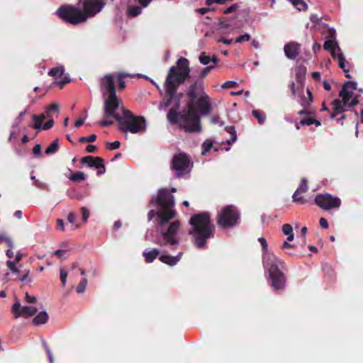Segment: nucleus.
<instances>
[{"instance_id":"1","label":"nucleus","mask_w":363,"mask_h":363,"mask_svg":"<svg viewBox=\"0 0 363 363\" xmlns=\"http://www.w3.org/2000/svg\"><path fill=\"white\" fill-rule=\"evenodd\" d=\"M187 96L190 99L187 111L182 113L171 109L167 114V118L171 123H179L186 131L200 132V115L194 109V106L199 109L201 114H208L211 110L209 97L202 87L196 84L190 86Z\"/></svg>"},{"instance_id":"2","label":"nucleus","mask_w":363,"mask_h":363,"mask_svg":"<svg viewBox=\"0 0 363 363\" xmlns=\"http://www.w3.org/2000/svg\"><path fill=\"white\" fill-rule=\"evenodd\" d=\"M157 202L161 207V210L157 213L159 223L157 230L160 232V236L155 242L160 246L167 245H178L179 244L178 233L181 223L179 220H174L169 224L167 229L162 228V226L176 215L173 209L174 206V196L169 194L167 189H162L158 191Z\"/></svg>"},{"instance_id":"3","label":"nucleus","mask_w":363,"mask_h":363,"mask_svg":"<svg viewBox=\"0 0 363 363\" xmlns=\"http://www.w3.org/2000/svg\"><path fill=\"white\" fill-rule=\"evenodd\" d=\"M189 62L184 57H180L177 65L170 67L164 82V88L169 95V99L164 104V108L171 104H173L176 109L179 108L182 94H177V89L189 77Z\"/></svg>"},{"instance_id":"4","label":"nucleus","mask_w":363,"mask_h":363,"mask_svg":"<svg viewBox=\"0 0 363 363\" xmlns=\"http://www.w3.org/2000/svg\"><path fill=\"white\" fill-rule=\"evenodd\" d=\"M79 4L84 12L72 6H63L58 9L57 15L69 23L78 24L99 13L106 5L104 0H80Z\"/></svg>"},{"instance_id":"5","label":"nucleus","mask_w":363,"mask_h":363,"mask_svg":"<svg viewBox=\"0 0 363 363\" xmlns=\"http://www.w3.org/2000/svg\"><path fill=\"white\" fill-rule=\"evenodd\" d=\"M258 241L262 247L263 265L265 271L269 273L272 286L275 290L283 289L285 284V277L281 270L283 267L282 262L273 253L268 251L267 242L264 238H259Z\"/></svg>"},{"instance_id":"6","label":"nucleus","mask_w":363,"mask_h":363,"mask_svg":"<svg viewBox=\"0 0 363 363\" xmlns=\"http://www.w3.org/2000/svg\"><path fill=\"white\" fill-rule=\"evenodd\" d=\"M189 224L193 227L189 231L192 235L196 247H204L207 239L213 235L214 226L210 223V216L206 213H199L192 216Z\"/></svg>"},{"instance_id":"7","label":"nucleus","mask_w":363,"mask_h":363,"mask_svg":"<svg viewBox=\"0 0 363 363\" xmlns=\"http://www.w3.org/2000/svg\"><path fill=\"white\" fill-rule=\"evenodd\" d=\"M358 96L357 94V83L354 82H347L340 92V97L342 100L335 99L333 101L334 113L331 118H334L336 114L346 111L345 107L355 106L358 104Z\"/></svg>"},{"instance_id":"8","label":"nucleus","mask_w":363,"mask_h":363,"mask_svg":"<svg viewBox=\"0 0 363 363\" xmlns=\"http://www.w3.org/2000/svg\"><path fill=\"white\" fill-rule=\"evenodd\" d=\"M117 121L120 130L124 133L137 134L145 133L147 129V123L144 117L134 116L126 109L123 110L122 116H117Z\"/></svg>"},{"instance_id":"9","label":"nucleus","mask_w":363,"mask_h":363,"mask_svg":"<svg viewBox=\"0 0 363 363\" xmlns=\"http://www.w3.org/2000/svg\"><path fill=\"white\" fill-rule=\"evenodd\" d=\"M335 33L334 28L328 30V37L330 39L324 43L323 48L325 50H328L334 58L337 60L339 66L346 73V77L351 78L350 74L347 73L348 70L345 69V59L336 40Z\"/></svg>"},{"instance_id":"10","label":"nucleus","mask_w":363,"mask_h":363,"mask_svg":"<svg viewBox=\"0 0 363 363\" xmlns=\"http://www.w3.org/2000/svg\"><path fill=\"white\" fill-rule=\"evenodd\" d=\"M240 220V213L232 205L221 208L217 216V223L222 228H231L236 225Z\"/></svg>"},{"instance_id":"11","label":"nucleus","mask_w":363,"mask_h":363,"mask_svg":"<svg viewBox=\"0 0 363 363\" xmlns=\"http://www.w3.org/2000/svg\"><path fill=\"white\" fill-rule=\"evenodd\" d=\"M191 166V162L186 154H177L172 159V169L179 177L189 173Z\"/></svg>"},{"instance_id":"12","label":"nucleus","mask_w":363,"mask_h":363,"mask_svg":"<svg viewBox=\"0 0 363 363\" xmlns=\"http://www.w3.org/2000/svg\"><path fill=\"white\" fill-rule=\"evenodd\" d=\"M315 203L323 210L337 208L341 204L340 199L329 194H318L315 198Z\"/></svg>"},{"instance_id":"13","label":"nucleus","mask_w":363,"mask_h":363,"mask_svg":"<svg viewBox=\"0 0 363 363\" xmlns=\"http://www.w3.org/2000/svg\"><path fill=\"white\" fill-rule=\"evenodd\" d=\"M119 108V101L116 94H109L108 97L104 101V111L106 117H113L117 121L118 114L115 113V111Z\"/></svg>"},{"instance_id":"14","label":"nucleus","mask_w":363,"mask_h":363,"mask_svg":"<svg viewBox=\"0 0 363 363\" xmlns=\"http://www.w3.org/2000/svg\"><path fill=\"white\" fill-rule=\"evenodd\" d=\"M38 308L33 306H22L19 302H16L11 308V311L16 318L19 317L28 318L34 315Z\"/></svg>"},{"instance_id":"15","label":"nucleus","mask_w":363,"mask_h":363,"mask_svg":"<svg viewBox=\"0 0 363 363\" xmlns=\"http://www.w3.org/2000/svg\"><path fill=\"white\" fill-rule=\"evenodd\" d=\"M48 74L54 77V83L59 85L60 88H62L70 81L68 76L65 74L64 67L61 65L50 69Z\"/></svg>"},{"instance_id":"16","label":"nucleus","mask_w":363,"mask_h":363,"mask_svg":"<svg viewBox=\"0 0 363 363\" xmlns=\"http://www.w3.org/2000/svg\"><path fill=\"white\" fill-rule=\"evenodd\" d=\"M82 163L87 164L89 167H96V169H102L99 170L98 174H104L105 172L104 160L101 157L86 156L82 159Z\"/></svg>"},{"instance_id":"17","label":"nucleus","mask_w":363,"mask_h":363,"mask_svg":"<svg viewBox=\"0 0 363 363\" xmlns=\"http://www.w3.org/2000/svg\"><path fill=\"white\" fill-rule=\"evenodd\" d=\"M116 79V75L114 74H106L101 81V87L103 91H106L109 94H116V89L114 86V82Z\"/></svg>"},{"instance_id":"18","label":"nucleus","mask_w":363,"mask_h":363,"mask_svg":"<svg viewBox=\"0 0 363 363\" xmlns=\"http://www.w3.org/2000/svg\"><path fill=\"white\" fill-rule=\"evenodd\" d=\"M300 45L297 43L291 42L284 45V50L286 56L289 59H295L299 52Z\"/></svg>"},{"instance_id":"19","label":"nucleus","mask_w":363,"mask_h":363,"mask_svg":"<svg viewBox=\"0 0 363 363\" xmlns=\"http://www.w3.org/2000/svg\"><path fill=\"white\" fill-rule=\"evenodd\" d=\"M22 257V253L20 251H17L15 255V260H7L6 266L12 273L18 274L20 272L18 267H16V263L19 262Z\"/></svg>"},{"instance_id":"20","label":"nucleus","mask_w":363,"mask_h":363,"mask_svg":"<svg viewBox=\"0 0 363 363\" xmlns=\"http://www.w3.org/2000/svg\"><path fill=\"white\" fill-rule=\"evenodd\" d=\"M160 250L156 248L146 250L143 252V255L147 263L152 262L160 255Z\"/></svg>"},{"instance_id":"21","label":"nucleus","mask_w":363,"mask_h":363,"mask_svg":"<svg viewBox=\"0 0 363 363\" xmlns=\"http://www.w3.org/2000/svg\"><path fill=\"white\" fill-rule=\"evenodd\" d=\"M182 253H179L177 256L162 255L160 257V260L169 266H174L181 259Z\"/></svg>"},{"instance_id":"22","label":"nucleus","mask_w":363,"mask_h":363,"mask_svg":"<svg viewBox=\"0 0 363 363\" xmlns=\"http://www.w3.org/2000/svg\"><path fill=\"white\" fill-rule=\"evenodd\" d=\"M48 320V314L46 311H40L33 320V324L36 325H43L47 323Z\"/></svg>"},{"instance_id":"23","label":"nucleus","mask_w":363,"mask_h":363,"mask_svg":"<svg viewBox=\"0 0 363 363\" xmlns=\"http://www.w3.org/2000/svg\"><path fill=\"white\" fill-rule=\"evenodd\" d=\"M282 231L284 235H287V240L292 241L294 238L293 228L290 224H284L282 226Z\"/></svg>"},{"instance_id":"24","label":"nucleus","mask_w":363,"mask_h":363,"mask_svg":"<svg viewBox=\"0 0 363 363\" xmlns=\"http://www.w3.org/2000/svg\"><path fill=\"white\" fill-rule=\"evenodd\" d=\"M59 149L58 140H54L45 150L47 155H52L55 153Z\"/></svg>"},{"instance_id":"25","label":"nucleus","mask_w":363,"mask_h":363,"mask_svg":"<svg viewBox=\"0 0 363 363\" xmlns=\"http://www.w3.org/2000/svg\"><path fill=\"white\" fill-rule=\"evenodd\" d=\"M85 174L82 172L72 173L69 177V179L73 182H81L85 180Z\"/></svg>"},{"instance_id":"26","label":"nucleus","mask_w":363,"mask_h":363,"mask_svg":"<svg viewBox=\"0 0 363 363\" xmlns=\"http://www.w3.org/2000/svg\"><path fill=\"white\" fill-rule=\"evenodd\" d=\"M308 189V187L307 180H306V179L303 178L301 179L300 185L298 186V187L297 188L296 191L294 193L301 194L306 192Z\"/></svg>"},{"instance_id":"27","label":"nucleus","mask_w":363,"mask_h":363,"mask_svg":"<svg viewBox=\"0 0 363 363\" xmlns=\"http://www.w3.org/2000/svg\"><path fill=\"white\" fill-rule=\"evenodd\" d=\"M141 8L137 6H130L128 9V15L132 17H135L138 16L141 13Z\"/></svg>"},{"instance_id":"28","label":"nucleus","mask_w":363,"mask_h":363,"mask_svg":"<svg viewBox=\"0 0 363 363\" xmlns=\"http://www.w3.org/2000/svg\"><path fill=\"white\" fill-rule=\"evenodd\" d=\"M52 112H55L57 115L59 114V105L57 104H51L46 110L48 117H51Z\"/></svg>"},{"instance_id":"29","label":"nucleus","mask_w":363,"mask_h":363,"mask_svg":"<svg viewBox=\"0 0 363 363\" xmlns=\"http://www.w3.org/2000/svg\"><path fill=\"white\" fill-rule=\"evenodd\" d=\"M293 5L298 10V11H305L307 9L308 6L306 2L303 0H296Z\"/></svg>"},{"instance_id":"30","label":"nucleus","mask_w":363,"mask_h":363,"mask_svg":"<svg viewBox=\"0 0 363 363\" xmlns=\"http://www.w3.org/2000/svg\"><path fill=\"white\" fill-rule=\"evenodd\" d=\"M128 76H130V74L128 73H118L116 74V79H118L119 86L121 89H124L125 86V82L123 80V79Z\"/></svg>"},{"instance_id":"31","label":"nucleus","mask_w":363,"mask_h":363,"mask_svg":"<svg viewBox=\"0 0 363 363\" xmlns=\"http://www.w3.org/2000/svg\"><path fill=\"white\" fill-rule=\"evenodd\" d=\"M308 99H303L300 103L303 106H307L312 102V94L309 89H307Z\"/></svg>"},{"instance_id":"32","label":"nucleus","mask_w":363,"mask_h":363,"mask_svg":"<svg viewBox=\"0 0 363 363\" xmlns=\"http://www.w3.org/2000/svg\"><path fill=\"white\" fill-rule=\"evenodd\" d=\"M226 130L231 135L232 138L230 140H228V143H234L236 139V131L235 130V128L233 126H229L226 128Z\"/></svg>"},{"instance_id":"33","label":"nucleus","mask_w":363,"mask_h":363,"mask_svg":"<svg viewBox=\"0 0 363 363\" xmlns=\"http://www.w3.org/2000/svg\"><path fill=\"white\" fill-rule=\"evenodd\" d=\"M87 285V281L86 279H82L77 287V291L79 294H82L85 291Z\"/></svg>"},{"instance_id":"34","label":"nucleus","mask_w":363,"mask_h":363,"mask_svg":"<svg viewBox=\"0 0 363 363\" xmlns=\"http://www.w3.org/2000/svg\"><path fill=\"white\" fill-rule=\"evenodd\" d=\"M0 241L5 242L9 246V247H13V243L11 239L4 234L0 235Z\"/></svg>"},{"instance_id":"35","label":"nucleus","mask_w":363,"mask_h":363,"mask_svg":"<svg viewBox=\"0 0 363 363\" xmlns=\"http://www.w3.org/2000/svg\"><path fill=\"white\" fill-rule=\"evenodd\" d=\"M212 147V142L210 140H206L202 145V154L205 155Z\"/></svg>"},{"instance_id":"36","label":"nucleus","mask_w":363,"mask_h":363,"mask_svg":"<svg viewBox=\"0 0 363 363\" xmlns=\"http://www.w3.org/2000/svg\"><path fill=\"white\" fill-rule=\"evenodd\" d=\"M253 116L258 120V122L262 124L265 120V116L262 114L259 111L254 110L252 111Z\"/></svg>"},{"instance_id":"37","label":"nucleus","mask_w":363,"mask_h":363,"mask_svg":"<svg viewBox=\"0 0 363 363\" xmlns=\"http://www.w3.org/2000/svg\"><path fill=\"white\" fill-rule=\"evenodd\" d=\"M199 60L200 62L204 65H208L211 61L210 57L206 55L205 52H203L200 55Z\"/></svg>"},{"instance_id":"38","label":"nucleus","mask_w":363,"mask_h":363,"mask_svg":"<svg viewBox=\"0 0 363 363\" xmlns=\"http://www.w3.org/2000/svg\"><path fill=\"white\" fill-rule=\"evenodd\" d=\"M30 274V270L29 269H25L23 271V275L18 277V279L21 281H28L31 282V279L28 278V276Z\"/></svg>"},{"instance_id":"39","label":"nucleus","mask_w":363,"mask_h":363,"mask_svg":"<svg viewBox=\"0 0 363 363\" xmlns=\"http://www.w3.org/2000/svg\"><path fill=\"white\" fill-rule=\"evenodd\" d=\"M250 40V35L248 33H245L239 36L236 40L235 43H242L243 42H247Z\"/></svg>"},{"instance_id":"40","label":"nucleus","mask_w":363,"mask_h":363,"mask_svg":"<svg viewBox=\"0 0 363 363\" xmlns=\"http://www.w3.org/2000/svg\"><path fill=\"white\" fill-rule=\"evenodd\" d=\"M121 143L119 141H115L112 143H108L106 147L109 150H116L120 147Z\"/></svg>"},{"instance_id":"41","label":"nucleus","mask_w":363,"mask_h":363,"mask_svg":"<svg viewBox=\"0 0 363 363\" xmlns=\"http://www.w3.org/2000/svg\"><path fill=\"white\" fill-rule=\"evenodd\" d=\"M81 211H82V220L84 223H86L87 222V219H88V218L89 216V211L86 207H82L81 208Z\"/></svg>"},{"instance_id":"42","label":"nucleus","mask_w":363,"mask_h":363,"mask_svg":"<svg viewBox=\"0 0 363 363\" xmlns=\"http://www.w3.org/2000/svg\"><path fill=\"white\" fill-rule=\"evenodd\" d=\"M293 200L294 202L300 203H303L306 201V200L303 196H301L300 194L297 193H294L293 194Z\"/></svg>"},{"instance_id":"43","label":"nucleus","mask_w":363,"mask_h":363,"mask_svg":"<svg viewBox=\"0 0 363 363\" xmlns=\"http://www.w3.org/2000/svg\"><path fill=\"white\" fill-rule=\"evenodd\" d=\"M25 113H26L25 111L20 113L19 116L15 119V121L13 123V127H18L21 123L22 120H23V116L25 115Z\"/></svg>"},{"instance_id":"44","label":"nucleus","mask_w":363,"mask_h":363,"mask_svg":"<svg viewBox=\"0 0 363 363\" xmlns=\"http://www.w3.org/2000/svg\"><path fill=\"white\" fill-rule=\"evenodd\" d=\"M96 135H91L89 137H82L79 138L80 142H94L96 140Z\"/></svg>"},{"instance_id":"45","label":"nucleus","mask_w":363,"mask_h":363,"mask_svg":"<svg viewBox=\"0 0 363 363\" xmlns=\"http://www.w3.org/2000/svg\"><path fill=\"white\" fill-rule=\"evenodd\" d=\"M60 279L62 281V284L63 286L66 284L67 277V272L63 270H60Z\"/></svg>"},{"instance_id":"46","label":"nucleus","mask_w":363,"mask_h":363,"mask_svg":"<svg viewBox=\"0 0 363 363\" xmlns=\"http://www.w3.org/2000/svg\"><path fill=\"white\" fill-rule=\"evenodd\" d=\"M44 347L46 350V352H47V354L49 357V361H50V363H53L54 362V357L50 350V348L47 346V345L45 343H44Z\"/></svg>"},{"instance_id":"47","label":"nucleus","mask_w":363,"mask_h":363,"mask_svg":"<svg viewBox=\"0 0 363 363\" xmlns=\"http://www.w3.org/2000/svg\"><path fill=\"white\" fill-rule=\"evenodd\" d=\"M235 85H237V82H235V81H228V82H225L222 85V87L223 88H233Z\"/></svg>"},{"instance_id":"48","label":"nucleus","mask_w":363,"mask_h":363,"mask_svg":"<svg viewBox=\"0 0 363 363\" xmlns=\"http://www.w3.org/2000/svg\"><path fill=\"white\" fill-rule=\"evenodd\" d=\"M313 122H314V118H308L301 120V124L311 125L313 124Z\"/></svg>"},{"instance_id":"49","label":"nucleus","mask_w":363,"mask_h":363,"mask_svg":"<svg viewBox=\"0 0 363 363\" xmlns=\"http://www.w3.org/2000/svg\"><path fill=\"white\" fill-rule=\"evenodd\" d=\"M237 9H238V6L236 4H233V5L230 6V7L225 9L223 11V13H225V14H228V13H230L233 12Z\"/></svg>"},{"instance_id":"50","label":"nucleus","mask_w":363,"mask_h":363,"mask_svg":"<svg viewBox=\"0 0 363 363\" xmlns=\"http://www.w3.org/2000/svg\"><path fill=\"white\" fill-rule=\"evenodd\" d=\"M54 125V121L52 119H50L48 122H46L43 126V129L44 130H48L51 128Z\"/></svg>"},{"instance_id":"51","label":"nucleus","mask_w":363,"mask_h":363,"mask_svg":"<svg viewBox=\"0 0 363 363\" xmlns=\"http://www.w3.org/2000/svg\"><path fill=\"white\" fill-rule=\"evenodd\" d=\"M6 255L7 257L9 258V259H13V260H15V255H16V252L14 253L13 251H12V248L9 247L7 251H6Z\"/></svg>"},{"instance_id":"52","label":"nucleus","mask_w":363,"mask_h":363,"mask_svg":"<svg viewBox=\"0 0 363 363\" xmlns=\"http://www.w3.org/2000/svg\"><path fill=\"white\" fill-rule=\"evenodd\" d=\"M213 66H208L206 68H203V70H202V73H201V77H205L208 73L212 69H213Z\"/></svg>"},{"instance_id":"53","label":"nucleus","mask_w":363,"mask_h":363,"mask_svg":"<svg viewBox=\"0 0 363 363\" xmlns=\"http://www.w3.org/2000/svg\"><path fill=\"white\" fill-rule=\"evenodd\" d=\"M33 152L35 155H40L41 153V146L39 144H37L34 146Z\"/></svg>"},{"instance_id":"54","label":"nucleus","mask_w":363,"mask_h":363,"mask_svg":"<svg viewBox=\"0 0 363 363\" xmlns=\"http://www.w3.org/2000/svg\"><path fill=\"white\" fill-rule=\"evenodd\" d=\"M67 252L62 250H56L54 254L58 257H62L66 255Z\"/></svg>"},{"instance_id":"55","label":"nucleus","mask_w":363,"mask_h":363,"mask_svg":"<svg viewBox=\"0 0 363 363\" xmlns=\"http://www.w3.org/2000/svg\"><path fill=\"white\" fill-rule=\"evenodd\" d=\"M67 220L70 223H74L76 220V216L73 213H69L67 216Z\"/></svg>"},{"instance_id":"56","label":"nucleus","mask_w":363,"mask_h":363,"mask_svg":"<svg viewBox=\"0 0 363 363\" xmlns=\"http://www.w3.org/2000/svg\"><path fill=\"white\" fill-rule=\"evenodd\" d=\"M25 300H26V301H27L28 303H33L35 301L36 298L35 296H31L28 295V294H26L25 296Z\"/></svg>"},{"instance_id":"57","label":"nucleus","mask_w":363,"mask_h":363,"mask_svg":"<svg viewBox=\"0 0 363 363\" xmlns=\"http://www.w3.org/2000/svg\"><path fill=\"white\" fill-rule=\"evenodd\" d=\"M319 224L322 228H327L328 227V223L326 219L320 218L319 220Z\"/></svg>"},{"instance_id":"58","label":"nucleus","mask_w":363,"mask_h":363,"mask_svg":"<svg viewBox=\"0 0 363 363\" xmlns=\"http://www.w3.org/2000/svg\"><path fill=\"white\" fill-rule=\"evenodd\" d=\"M48 118V117L47 116L46 111H45L44 113H43L42 115L39 116H33V119H34V120H39V121H43V120H44L45 118Z\"/></svg>"},{"instance_id":"59","label":"nucleus","mask_w":363,"mask_h":363,"mask_svg":"<svg viewBox=\"0 0 363 363\" xmlns=\"http://www.w3.org/2000/svg\"><path fill=\"white\" fill-rule=\"evenodd\" d=\"M34 121H35L34 128H35L37 130H40L41 128H43V126H42L43 121H39V120H34Z\"/></svg>"},{"instance_id":"60","label":"nucleus","mask_w":363,"mask_h":363,"mask_svg":"<svg viewBox=\"0 0 363 363\" xmlns=\"http://www.w3.org/2000/svg\"><path fill=\"white\" fill-rule=\"evenodd\" d=\"M289 241L287 240L282 244V248L284 250H288L289 248L294 247V245L289 243Z\"/></svg>"},{"instance_id":"61","label":"nucleus","mask_w":363,"mask_h":363,"mask_svg":"<svg viewBox=\"0 0 363 363\" xmlns=\"http://www.w3.org/2000/svg\"><path fill=\"white\" fill-rule=\"evenodd\" d=\"M232 39H225V38H220L218 40V42L223 43L225 45H230L232 43Z\"/></svg>"},{"instance_id":"62","label":"nucleus","mask_w":363,"mask_h":363,"mask_svg":"<svg viewBox=\"0 0 363 363\" xmlns=\"http://www.w3.org/2000/svg\"><path fill=\"white\" fill-rule=\"evenodd\" d=\"M96 150V147L95 145H89L87 147H86V151L88 152H94Z\"/></svg>"},{"instance_id":"63","label":"nucleus","mask_w":363,"mask_h":363,"mask_svg":"<svg viewBox=\"0 0 363 363\" xmlns=\"http://www.w3.org/2000/svg\"><path fill=\"white\" fill-rule=\"evenodd\" d=\"M157 212H155L154 211H150L148 214H147V216H148V220L150 221L151 220H152L153 217L155 216V215L156 214L157 216Z\"/></svg>"},{"instance_id":"64","label":"nucleus","mask_w":363,"mask_h":363,"mask_svg":"<svg viewBox=\"0 0 363 363\" xmlns=\"http://www.w3.org/2000/svg\"><path fill=\"white\" fill-rule=\"evenodd\" d=\"M85 119H86V117H85V118H79V119H78V120L75 122L74 125H75L76 127H79V126H81V125L84 123Z\"/></svg>"}]
</instances>
